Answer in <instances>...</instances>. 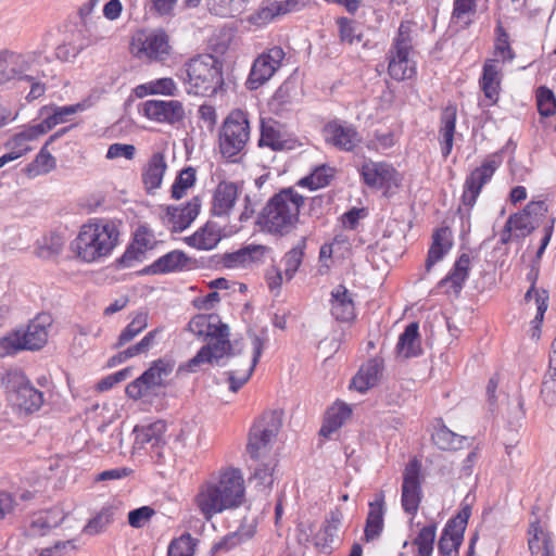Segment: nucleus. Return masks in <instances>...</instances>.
Here are the masks:
<instances>
[{"instance_id": "obj_1", "label": "nucleus", "mask_w": 556, "mask_h": 556, "mask_svg": "<svg viewBox=\"0 0 556 556\" xmlns=\"http://www.w3.org/2000/svg\"><path fill=\"white\" fill-rule=\"evenodd\" d=\"M245 502V483L240 469L222 468L200 486L194 504L205 520L225 510L236 509Z\"/></svg>"}, {"instance_id": "obj_2", "label": "nucleus", "mask_w": 556, "mask_h": 556, "mask_svg": "<svg viewBox=\"0 0 556 556\" xmlns=\"http://www.w3.org/2000/svg\"><path fill=\"white\" fill-rule=\"evenodd\" d=\"M303 204V195L292 188L282 189L268 200L257 223L270 233L288 235L295 227Z\"/></svg>"}, {"instance_id": "obj_3", "label": "nucleus", "mask_w": 556, "mask_h": 556, "mask_svg": "<svg viewBox=\"0 0 556 556\" xmlns=\"http://www.w3.org/2000/svg\"><path fill=\"white\" fill-rule=\"evenodd\" d=\"M119 232L109 220L94 219L81 226L72 249L79 258L91 263L109 255L117 243Z\"/></svg>"}, {"instance_id": "obj_4", "label": "nucleus", "mask_w": 556, "mask_h": 556, "mask_svg": "<svg viewBox=\"0 0 556 556\" xmlns=\"http://www.w3.org/2000/svg\"><path fill=\"white\" fill-rule=\"evenodd\" d=\"M223 64L212 54H199L184 66L188 92L197 96L212 97L224 86Z\"/></svg>"}, {"instance_id": "obj_5", "label": "nucleus", "mask_w": 556, "mask_h": 556, "mask_svg": "<svg viewBox=\"0 0 556 556\" xmlns=\"http://www.w3.org/2000/svg\"><path fill=\"white\" fill-rule=\"evenodd\" d=\"M248 114L242 110H233L224 121L219 131V151L226 159L233 160L240 154L250 139Z\"/></svg>"}, {"instance_id": "obj_6", "label": "nucleus", "mask_w": 556, "mask_h": 556, "mask_svg": "<svg viewBox=\"0 0 556 556\" xmlns=\"http://www.w3.org/2000/svg\"><path fill=\"white\" fill-rule=\"evenodd\" d=\"M409 23H401L396 37L389 50V75L395 80L412 78L416 73L415 62L409 58L413 38Z\"/></svg>"}, {"instance_id": "obj_7", "label": "nucleus", "mask_w": 556, "mask_h": 556, "mask_svg": "<svg viewBox=\"0 0 556 556\" xmlns=\"http://www.w3.org/2000/svg\"><path fill=\"white\" fill-rule=\"evenodd\" d=\"M281 427V419L277 412H266L252 425L247 452L256 460L265 457L271 450V443Z\"/></svg>"}, {"instance_id": "obj_8", "label": "nucleus", "mask_w": 556, "mask_h": 556, "mask_svg": "<svg viewBox=\"0 0 556 556\" xmlns=\"http://www.w3.org/2000/svg\"><path fill=\"white\" fill-rule=\"evenodd\" d=\"M131 52L139 59L164 61L170 54L169 37L165 30H140L131 41Z\"/></svg>"}, {"instance_id": "obj_9", "label": "nucleus", "mask_w": 556, "mask_h": 556, "mask_svg": "<svg viewBox=\"0 0 556 556\" xmlns=\"http://www.w3.org/2000/svg\"><path fill=\"white\" fill-rule=\"evenodd\" d=\"M213 338L216 339L213 344H206L202 346L195 356L189 359L186 364H182L178 367L177 372H194L200 366L204 364H218L219 359L223 358L231 349L229 342L228 325L220 324L219 327L215 329Z\"/></svg>"}, {"instance_id": "obj_10", "label": "nucleus", "mask_w": 556, "mask_h": 556, "mask_svg": "<svg viewBox=\"0 0 556 556\" xmlns=\"http://www.w3.org/2000/svg\"><path fill=\"white\" fill-rule=\"evenodd\" d=\"M33 63L30 55L4 50L0 52V90L7 88L15 80H33V76L27 75Z\"/></svg>"}, {"instance_id": "obj_11", "label": "nucleus", "mask_w": 556, "mask_h": 556, "mask_svg": "<svg viewBox=\"0 0 556 556\" xmlns=\"http://www.w3.org/2000/svg\"><path fill=\"white\" fill-rule=\"evenodd\" d=\"M204 429L195 419L186 420L180 425L178 432L174 435L168 448L175 455L188 456L203 446Z\"/></svg>"}, {"instance_id": "obj_12", "label": "nucleus", "mask_w": 556, "mask_h": 556, "mask_svg": "<svg viewBox=\"0 0 556 556\" xmlns=\"http://www.w3.org/2000/svg\"><path fill=\"white\" fill-rule=\"evenodd\" d=\"M285 55L286 53L280 47H274L262 53L252 65L247 87L250 90H255L269 80L279 68Z\"/></svg>"}, {"instance_id": "obj_13", "label": "nucleus", "mask_w": 556, "mask_h": 556, "mask_svg": "<svg viewBox=\"0 0 556 556\" xmlns=\"http://www.w3.org/2000/svg\"><path fill=\"white\" fill-rule=\"evenodd\" d=\"M166 424L163 420L136 426L135 433V448H141L154 453L157 457H163L165 454L167 442L165 440Z\"/></svg>"}, {"instance_id": "obj_14", "label": "nucleus", "mask_w": 556, "mask_h": 556, "mask_svg": "<svg viewBox=\"0 0 556 556\" xmlns=\"http://www.w3.org/2000/svg\"><path fill=\"white\" fill-rule=\"evenodd\" d=\"M419 473L420 464L414 459L406 465L403 475L401 502L405 513L410 515L417 513L422 497Z\"/></svg>"}, {"instance_id": "obj_15", "label": "nucleus", "mask_w": 556, "mask_h": 556, "mask_svg": "<svg viewBox=\"0 0 556 556\" xmlns=\"http://www.w3.org/2000/svg\"><path fill=\"white\" fill-rule=\"evenodd\" d=\"M8 400L18 416H28L39 410L45 403L43 393L33 384H16Z\"/></svg>"}, {"instance_id": "obj_16", "label": "nucleus", "mask_w": 556, "mask_h": 556, "mask_svg": "<svg viewBox=\"0 0 556 556\" xmlns=\"http://www.w3.org/2000/svg\"><path fill=\"white\" fill-rule=\"evenodd\" d=\"M142 105L144 116L159 123L175 125L186 117L184 105L178 100H148Z\"/></svg>"}, {"instance_id": "obj_17", "label": "nucleus", "mask_w": 556, "mask_h": 556, "mask_svg": "<svg viewBox=\"0 0 556 556\" xmlns=\"http://www.w3.org/2000/svg\"><path fill=\"white\" fill-rule=\"evenodd\" d=\"M497 168L494 160H488L481 166L475 168L466 178L462 202L468 207H472L479 197L482 187L492 178Z\"/></svg>"}, {"instance_id": "obj_18", "label": "nucleus", "mask_w": 556, "mask_h": 556, "mask_svg": "<svg viewBox=\"0 0 556 556\" xmlns=\"http://www.w3.org/2000/svg\"><path fill=\"white\" fill-rule=\"evenodd\" d=\"M323 134L326 142L342 151H353L362 142V137L354 126L338 121L326 124Z\"/></svg>"}, {"instance_id": "obj_19", "label": "nucleus", "mask_w": 556, "mask_h": 556, "mask_svg": "<svg viewBox=\"0 0 556 556\" xmlns=\"http://www.w3.org/2000/svg\"><path fill=\"white\" fill-rule=\"evenodd\" d=\"M252 355L251 357H232L228 382H248L252 372L263 353L264 340L256 334L252 336Z\"/></svg>"}, {"instance_id": "obj_20", "label": "nucleus", "mask_w": 556, "mask_h": 556, "mask_svg": "<svg viewBox=\"0 0 556 556\" xmlns=\"http://www.w3.org/2000/svg\"><path fill=\"white\" fill-rule=\"evenodd\" d=\"M202 201L193 197L185 206H167L164 220L175 232L184 231L197 218L200 213Z\"/></svg>"}, {"instance_id": "obj_21", "label": "nucleus", "mask_w": 556, "mask_h": 556, "mask_svg": "<svg viewBox=\"0 0 556 556\" xmlns=\"http://www.w3.org/2000/svg\"><path fill=\"white\" fill-rule=\"evenodd\" d=\"M236 182L220 181L214 190L211 212L216 217H228L238 199Z\"/></svg>"}, {"instance_id": "obj_22", "label": "nucleus", "mask_w": 556, "mask_h": 556, "mask_svg": "<svg viewBox=\"0 0 556 556\" xmlns=\"http://www.w3.org/2000/svg\"><path fill=\"white\" fill-rule=\"evenodd\" d=\"M52 325L49 314H39L33 319L26 330H21V337L26 350H40L48 341V327Z\"/></svg>"}, {"instance_id": "obj_23", "label": "nucleus", "mask_w": 556, "mask_h": 556, "mask_svg": "<svg viewBox=\"0 0 556 556\" xmlns=\"http://www.w3.org/2000/svg\"><path fill=\"white\" fill-rule=\"evenodd\" d=\"M352 416V408L342 401H336L325 413L324 421L319 430V435L326 440L339 431V429Z\"/></svg>"}, {"instance_id": "obj_24", "label": "nucleus", "mask_w": 556, "mask_h": 556, "mask_svg": "<svg viewBox=\"0 0 556 556\" xmlns=\"http://www.w3.org/2000/svg\"><path fill=\"white\" fill-rule=\"evenodd\" d=\"M395 174L396 172L391 165L382 162H366L361 169L364 182L378 189L389 187L394 180Z\"/></svg>"}, {"instance_id": "obj_25", "label": "nucleus", "mask_w": 556, "mask_h": 556, "mask_svg": "<svg viewBox=\"0 0 556 556\" xmlns=\"http://www.w3.org/2000/svg\"><path fill=\"white\" fill-rule=\"evenodd\" d=\"M175 368V363L167 358H160L152 363V365L143 371L140 376L134 378L135 367H126L123 370L125 380L132 379L131 382H162L167 378Z\"/></svg>"}, {"instance_id": "obj_26", "label": "nucleus", "mask_w": 556, "mask_h": 556, "mask_svg": "<svg viewBox=\"0 0 556 556\" xmlns=\"http://www.w3.org/2000/svg\"><path fill=\"white\" fill-rule=\"evenodd\" d=\"M331 314L339 321H350L355 316V307L350 291L339 285L331 291Z\"/></svg>"}, {"instance_id": "obj_27", "label": "nucleus", "mask_w": 556, "mask_h": 556, "mask_svg": "<svg viewBox=\"0 0 556 556\" xmlns=\"http://www.w3.org/2000/svg\"><path fill=\"white\" fill-rule=\"evenodd\" d=\"M282 128L283 126L274 118H262L258 147H268L273 151L283 150L287 147V140Z\"/></svg>"}, {"instance_id": "obj_28", "label": "nucleus", "mask_w": 556, "mask_h": 556, "mask_svg": "<svg viewBox=\"0 0 556 556\" xmlns=\"http://www.w3.org/2000/svg\"><path fill=\"white\" fill-rule=\"evenodd\" d=\"M267 248L260 244H250L223 256V265L227 268L245 267L251 263L261 261Z\"/></svg>"}, {"instance_id": "obj_29", "label": "nucleus", "mask_w": 556, "mask_h": 556, "mask_svg": "<svg viewBox=\"0 0 556 556\" xmlns=\"http://www.w3.org/2000/svg\"><path fill=\"white\" fill-rule=\"evenodd\" d=\"M470 256L463 253L455 262L452 270L438 283V288L450 286L451 291L458 295L463 289L465 281L469 276Z\"/></svg>"}, {"instance_id": "obj_30", "label": "nucleus", "mask_w": 556, "mask_h": 556, "mask_svg": "<svg viewBox=\"0 0 556 556\" xmlns=\"http://www.w3.org/2000/svg\"><path fill=\"white\" fill-rule=\"evenodd\" d=\"M63 519L64 516L56 509L35 514L26 528V534L31 538L42 536L58 527Z\"/></svg>"}, {"instance_id": "obj_31", "label": "nucleus", "mask_w": 556, "mask_h": 556, "mask_svg": "<svg viewBox=\"0 0 556 556\" xmlns=\"http://www.w3.org/2000/svg\"><path fill=\"white\" fill-rule=\"evenodd\" d=\"M383 516H384V494L382 492L376 495L374 502L369 503V511L365 526L366 541L377 539L383 530Z\"/></svg>"}, {"instance_id": "obj_32", "label": "nucleus", "mask_w": 556, "mask_h": 556, "mask_svg": "<svg viewBox=\"0 0 556 556\" xmlns=\"http://www.w3.org/2000/svg\"><path fill=\"white\" fill-rule=\"evenodd\" d=\"M188 257L182 251L174 250L159 257L151 265L144 267L140 274L157 275L176 271L181 269L186 265Z\"/></svg>"}, {"instance_id": "obj_33", "label": "nucleus", "mask_w": 556, "mask_h": 556, "mask_svg": "<svg viewBox=\"0 0 556 556\" xmlns=\"http://www.w3.org/2000/svg\"><path fill=\"white\" fill-rule=\"evenodd\" d=\"M166 168L167 164L163 153L157 152L150 157L142 172V182L147 192L151 193L161 187Z\"/></svg>"}, {"instance_id": "obj_34", "label": "nucleus", "mask_w": 556, "mask_h": 556, "mask_svg": "<svg viewBox=\"0 0 556 556\" xmlns=\"http://www.w3.org/2000/svg\"><path fill=\"white\" fill-rule=\"evenodd\" d=\"M528 545L532 555L555 556L552 534L543 530L539 520L530 525Z\"/></svg>"}, {"instance_id": "obj_35", "label": "nucleus", "mask_w": 556, "mask_h": 556, "mask_svg": "<svg viewBox=\"0 0 556 556\" xmlns=\"http://www.w3.org/2000/svg\"><path fill=\"white\" fill-rule=\"evenodd\" d=\"M432 441L443 451H458L470 446L472 443L471 438L459 435L444 425L435 429L432 434Z\"/></svg>"}, {"instance_id": "obj_36", "label": "nucleus", "mask_w": 556, "mask_h": 556, "mask_svg": "<svg viewBox=\"0 0 556 556\" xmlns=\"http://www.w3.org/2000/svg\"><path fill=\"white\" fill-rule=\"evenodd\" d=\"M222 236V227L214 222H207L204 227L187 238V242L199 250H212L218 244Z\"/></svg>"}, {"instance_id": "obj_37", "label": "nucleus", "mask_w": 556, "mask_h": 556, "mask_svg": "<svg viewBox=\"0 0 556 556\" xmlns=\"http://www.w3.org/2000/svg\"><path fill=\"white\" fill-rule=\"evenodd\" d=\"M455 125L456 108L448 105L441 114V125L439 130L441 136V151L444 157H447L453 149Z\"/></svg>"}, {"instance_id": "obj_38", "label": "nucleus", "mask_w": 556, "mask_h": 556, "mask_svg": "<svg viewBox=\"0 0 556 556\" xmlns=\"http://www.w3.org/2000/svg\"><path fill=\"white\" fill-rule=\"evenodd\" d=\"M418 330L419 326L417 323H410L405 327L404 332L400 336L396 344V353L399 356L409 358L417 356L420 353L421 349Z\"/></svg>"}, {"instance_id": "obj_39", "label": "nucleus", "mask_w": 556, "mask_h": 556, "mask_svg": "<svg viewBox=\"0 0 556 556\" xmlns=\"http://www.w3.org/2000/svg\"><path fill=\"white\" fill-rule=\"evenodd\" d=\"M448 228H440L432 236V244L426 260V270L430 271L432 266L441 261L452 248Z\"/></svg>"}, {"instance_id": "obj_40", "label": "nucleus", "mask_w": 556, "mask_h": 556, "mask_svg": "<svg viewBox=\"0 0 556 556\" xmlns=\"http://www.w3.org/2000/svg\"><path fill=\"white\" fill-rule=\"evenodd\" d=\"M484 96L492 102H496L500 88V71L495 60H486L480 79Z\"/></svg>"}, {"instance_id": "obj_41", "label": "nucleus", "mask_w": 556, "mask_h": 556, "mask_svg": "<svg viewBox=\"0 0 556 556\" xmlns=\"http://www.w3.org/2000/svg\"><path fill=\"white\" fill-rule=\"evenodd\" d=\"M478 0H454L452 23L460 29L468 28L475 21Z\"/></svg>"}, {"instance_id": "obj_42", "label": "nucleus", "mask_w": 556, "mask_h": 556, "mask_svg": "<svg viewBox=\"0 0 556 556\" xmlns=\"http://www.w3.org/2000/svg\"><path fill=\"white\" fill-rule=\"evenodd\" d=\"M255 533V522H244L237 531L226 535L223 540L214 545L215 551H229L241 544L245 540L251 539Z\"/></svg>"}, {"instance_id": "obj_43", "label": "nucleus", "mask_w": 556, "mask_h": 556, "mask_svg": "<svg viewBox=\"0 0 556 556\" xmlns=\"http://www.w3.org/2000/svg\"><path fill=\"white\" fill-rule=\"evenodd\" d=\"M463 539L464 532L446 525L438 543L439 553L442 556H456Z\"/></svg>"}, {"instance_id": "obj_44", "label": "nucleus", "mask_w": 556, "mask_h": 556, "mask_svg": "<svg viewBox=\"0 0 556 556\" xmlns=\"http://www.w3.org/2000/svg\"><path fill=\"white\" fill-rule=\"evenodd\" d=\"M177 91L176 83L168 77L160 78L154 81H150L144 85H140L136 88V94L138 97H144L147 94H165L175 96Z\"/></svg>"}, {"instance_id": "obj_45", "label": "nucleus", "mask_w": 556, "mask_h": 556, "mask_svg": "<svg viewBox=\"0 0 556 556\" xmlns=\"http://www.w3.org/2000/svg\"><path fill=\"white\" fill-rule=\"evenodd\" d=\"M383 378V361L381 358H370L361 366L357 374L351 382H371Z\"/></svg>"}, {"instance_id": "obj_46", "label": "nucleus", "mask_w": 556, "mask_h": 556, "mask_svg": "<svg viewBox=\"0 0 556 556\" xmlns=\"http://www.w3.org/2000/svg\"><path fill=\"white\" fill-rule=\"evenodd\" d=\"M276 462L274 458H269L267 462L257 463L253 468L251 481H254L256 486L260 489H268L274 482V470Z\"/></svg>"}, {"instance_id": "obj_47", "label": "nucleus", "mask_w": 556, "mask_h": 556, "mask_svg": "<svg viewBox=\"0 0 556 556\" xmlns=\"http://www.w3.org/2000/svg\"><path fill=\"white\" fill-rule=\"evenodd\" d=\"M305 248L306 238L303 237L293 249L286 253L283 263L287 280H291L293 278L300 265L302 264Z\"/></svg>"}, {"instance_id": "obj_48", "label": "nucleus", "mask_w": 556, "mask_h": 556, "mask_svg": "<svg viewBox=\"0 0 556 556\" xmlns=\"http://www.w3.org/2000/svg\"><path fill=\"white\" fill-rule=\"evenodd\" d=\"M48 146L46 142L35 160L27 165L28 175L47 174L55 168V159L48 151Z\"/></svg>"}, {"instance_id": "obj_49", "label": "nucleus", "mask_w": 556, "mask_h": 556, "mask_svg": "<svg viewBox=\"0 0 556 556\" xmlns=\"http://www.w3.org/2000/svg\"><path fill=\"white\" fill-rule=\"evenodd\" d=\"M98 431L97 442L102 452H111L122 445V431L118 428L110 429L109 425H104Z\"/></svg>"}, {"instance_id": "obj_50", "label": "nucleus", "mask_w": 556, "mask_h": 556, "mask_svg": "<svg viewBox=\"0 0 556 556\" xmlns=\"http://www.w3.org/2000/svg\"><path fill=\"white\" fill-rule=\"evenodd\" d=\"M195 182V169L188 166L180 170L172 186V198L175 200L181 199L187 190L191 188Z\"/></svg>"}, {"instance_id": "obj_51", "label": "nucleus", "mask_w": 556, "mask_h": 556, "mask_svg": "<svg viewBox=\"0 0 556 556\" xmlns=\"http://www.w3.org/2000/svg\"><path fill=\"white\" fill-rule=\"evenodd\" d=\"M148 326V316L146 313H138L135 318L122 331L116 343V348H121L131 341L137 334L144 330Z\"/></svg>"}, {"instance_id": "obj_52", "label": "nucleus", "mask_w": 556, "mask_h": 556, "mask_svg": "<svg viewBox=\"0 0 556 556\" xmlns=\"http://www.w3.org/2000/svg\"><path fill=\"white\" fill-rule=\"evenodd\" d=\"M332 178V168L323 165L317 167L311 175L299 181L300 186L308 187L311 190L323 188L329 185Z\"/></svg>"}, {"instance_id": "obj_53", "label": "nucleus", "mask_w": 556, "mask_h": 556, "mask_svg": "<svg viewBox=\"0 0 556 556\" xmlns=\"http://www.w3.org/2000/svg\"><path fill=\"white\" fill-rule=\"evenodd\" d=\"M508 226L513 229L519 230L520 237H526L532 233L539 226L538 220L531 218L523 210L519 213L513 214L506 220Z\"/></svg>"}, {"instance_id": "obj_54", "label": "nucleus", "mask_w": 556, "mask_h": 556, "mask_svg": "<svg viewBox=\"0 0 556 556\" xmlns=\"http://www.w3.org/2000/svg\"><path fill=\"white\" fill-rule=\"evenodd\" d=\"M536 104L542 116L548 117L556 114V97L545 86H541L536 91Z\"/></svg>"}, {"instance_id": "obj_55", "label": "nucleus", "mask_w": 556, "mask_h": 556, "mask_svg": "<svg viewBox=\"0 0 556 556\" xmlns=\"http://www.w3.org/2000/svg\"><path fill=\"white\" fill-rule=\"evenodd\" d=\"M242 384H205V393L222 403H229Z\"/></svg>"}, {"instance_id": "obj_56", "label": "nucleus", "mask_w": 556, "mask_h": 556, "mask_svg": "<svg viewBox=\"0 0 556 556\" xmlns=\"http://www.w3.org/2000/svg\"><path fill=\"white\" fill-rule=\"evenodd\" d=\"M496 41H495V51L496 55H501L504 61H511L515 58V52L513 51L509 43L508 33L503 27L501 21L497 22L496 28Z\"/></svg>"}, {"instance_id": "obj_57", "label": "nucleus", "mask_w": 556, "mask_h": 556, "mask_svg": "<svg viewBox=\"0 0 556 556\" xmlns=\"http://www.w3.org/2000/svg\"><path fill=\"white\" fill-rule=\"evenodd\" d=\"M435 539V527H424L414 540V544L418 547L419 556H431L433 551V543Z\"/></svg>"}, {"instance_id": "obj_58", "label": "nucleus", "mask_w": 556, "mask_h": 556, "mask_svg": "<svg viewBox=\"0 0 556 556\" xmlns=\"http://www.w3.org/2000/svg\"><path fill=\"white\" fill-rule=\"evenodd\" d=\"M23 350H26V346L22 340L21 330L13 331L0 338V357L14 355Z\"/></svg>"}, {"instance_id": "obj_59", "label": "nucleus", "mask_w": 556, "mask_h": 556, "mask_svg": "<svg viewBox=\"0 0 556 556\" xmlns=\"http://www.w3.org/2000/svg\"><path fill=\"white\" fill-rule=\"evenodd\" d=\"M195 543L190 534H182L168 546L167 556H193Z\"/></svg>"}, {"instance_id": "obj_60", "label": "nucleus", "mask_w": 556, "mask_h": 556, "mask_svg": "<svg viewBox=\"0 0 556 556\" xmlns=\"http://www.w3.org/2000/svg\"><path fill=\"white\" fill-rule=\"evenodd\" d=\"M298 5V0L274 1L268 7L261 10L260 16L264 20H271L277 15L296 10Z\"/></svg>"}, {"instance_id": "obj_61", "label": "nucleus", "mask_w": 556, "mask_h": 556, "mask_svg": "<svg viewBox=\"0 0 556 556\" xmlns=\"http://www.w3.org/2000/svg\"><path fill=\"white\" fill-rule=\"evenodd\" d=\"M340 27V37L343 42L349 45L361 43L363 34L358 31V25L345 17L338 21Z\"/></svg>"}, {"instance_id": "obj_62", "label": "nucleus", "mask_w": 556, "mask_h": 556, "mask_svg": "<svg viewBox=\"0 0 556 556\" xmlns=\"http://www.w3.org/2000/svg\"><path fill=\"white\" fill-rule=\"evenodd\" d=\"M533 296L535 298L536 303V315L534 317L533 323L540 324L542 323L544 313L547 309L548 295L545 290H543L541 293L538 290H535L533 282L530 289L525 294V301L529 302Z\"/></svg>"}, {"instance_id": "obj_63", "label": "nucleus", "mask_w": 556, "mask_h": 556, "mask_svg": "<svg viewBox=\"0 0 556 556\" xmlns=\"http://www.w3.org/2000/svg\"><path fill=\"white\" fill-rule=\"evenodd\" d=\"M155 515V510L150 506H142L128 513V523L132 528H143Z\"/></svg>"}, {"instance_id": "obj_64", "label": "nucleus", "mask_w": 556, "mask_h": 556, "mask_svg": "<svg viewBox=\"0 0 556 556\" xmlns=\"http://www.w3.org/2000/svg\"><path fill=\"white\" fill-rule=\"evenodd\" d=\"M212 320H216L215 314H198L189 321L188 330L199 337L205 336V332L210 330Z\"/></svg>"}]
</instances>
